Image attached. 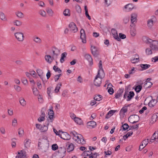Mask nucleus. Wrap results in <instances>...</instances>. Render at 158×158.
<instances>
[{
    "label": "nucleus",
    "instance_id": "nucleus-1",
    "mask_svg": "<svg viewBox=\"0 0 158 158\" xmlns=\"http://www.w3.org/2000/svg\"><path fill=\"white\" fill-rule=\"evenodd\" d=\"M49 146V141L46 136H43L42 139H39L38 147L48 148Z\"/></svg>",
    "mask_w": 158,
    "mask_h": 158
},
{
    "label": "nucleus",
    "instance_id": "nucleus-2",
    "mask_svg": "<svg viewBox=\"0 0 158 158\" xmlns=\"http://www.w3.org/2000/svg\"><path fill=\"white\" fill-rule=\"evenodd\" d=\"M147 41L149 43L150 47L152 51L156 52L158 51V41L153 40L150 39H147Z\"/></svg>",
    "mask_w": 158,
    "mask_h": 158
},
{
    "label": "nucleus",
    "instance_id": "nucleus-3",
    "mask_svg": "<svg viewBox=\"0 0 158 158\" xmlns=\"http://www.w3.org/2000/svg\"><path fill=\"white\" fill-rule=\"evenodd\" d=\"M104 76L102 75V76L101 74H99V72L98 73L94 81V85L98 87L100 86L102 83V77Z\"/></svg>",
    "mask_w": 158,
    "mask_h": 158
},
{
    "label": "nucleus",
    "instance_id": "nucleus-4",
    "mask_svg": "<svg viewBox=\"0 0 158 158\" xmlns=\"http://www.w3.org/2000/svg\"><path fill=\"white\" fill-rule=\"evenodd\" d=\"M139 120V117L136 114L131 115L128 118L129 121L132 124L137 122Z\"/></svg>",
    "mask_w": 158,
    "mask_h": 158
},
{
    "label": "nucleus",
    "instance_id": "nucleus-5",
    "mask_svg": "<svg viewBox=\"0 0 158 158\" xmlns=\"http://www.w3.org/2000/svg\"><path fill=\"white\" fill-rule=\"evenodd\" d=\"M59 133L61 132L60 137L62 139L64 140H68L70 139V136L66 132H63L60 130L59 131Z\"/></svg>",
    "mask_w": 158,
    "mask_h": 158
},
{
    "label": "nucleus",
    "instance_id": "nucleus-6",
    "mask_svg": "<svg viewBox=\"0 0 158 158\" xmlns=\"http://www.w3.org/2000/svg\"><path fill=\"white\" fill-rule=\"evenodd\" d=\"M137 14L136 13H133L131 15V21L132 25H130V26L132 27L133 26H135V23L137 21Z\"/></svg>",
    "mask_w": 158,
    "mask_h": 158
},
{
    "label": "nucleus",
    "instance_id": "nucleus-7",
    "mask_svg": "<svg viewBox=\"0 0 158 158\" xmlns=\"http://www.w3.org/2000/svg\"><path fill=\"white\" fill-rule=\"evenodd\" d=\"M66 152V149L64 147H60L59 148L58 150L56 153V154L60 156L61 158H62L65 155Z\"/></svg>",
    "mask_w": 158,
    "mask_h": 158
},
{
    "label": "nucleus",
    "instance_id": "nucleus-8",
    "mask_svg": "<svg viewBox=\"0 0 158 158\" xmlns=\"http://www.w3.org/2000/svg\"><path fill=\"white\" fill-rule=\"evenodd\" d=\"M49 120L47 119V120L45 122V124L43 126H41L40 129V131L42 132H45L47 131L48 129V126L49 125Z\"/></svg>",
    "mask_w": 158,
    "mask_h": 158
},
{
    "label": "nucleus",
    "instance_id": "nucleus-9",
    "mask_svg": "<svg viewBox=\"0 0 158 158\" xmlns=\"http://www.w3.org/2000/svg\"><path fill=\"white\" fill-rule=\"evenodd\" d=\"M15 36L19 41L22 42L24 40L23 35L22 32H16L15 34Z\"/></svg>",
    "mask_w": 158,
    "mask_h": 158
},
{
    "label": "nucleus",
    "instance_id": "nucleus-10",
    "mask_svg": "<svg viewBox=\"0 0 158 158\" xmlns=\"http://www.w3.org/2000/svg\"><path fill=\"white\" fill-rule=\"evenodd\" d=\"M80 38L82 40V41L83 43H85L86 42V36L85 30L81 29L80 31Z\"/></svg>",
    "mask_w": 158,
    "mask_h": 158
},
{
    "label": "nucleus",
    "instance_id": "nucleus-11",
    "mask_svg": "<svg viewBox=\"0 0 158 158\" xmlns=\"http://www.w3.org/2000/svg\"><path fill=\"white\" fill-rule=\"evenodd\" d=\"M70 31L73 32H76L77 31V28L76 24L73 22L71 23L69 25Z\"/></svg>",
    "mask_w": 158,
    "mask_h": 158
},
{
    "label": "nucleus",
    "instance_id": "nucleus-12",
    "mask_svg": "<svg viewBox=\"0 0 158 158\" xmlns=\"http://www.w3.org/2000/svg\"><path fill=\"white\" fill-rule=\"evenodd\" d=\"M77 139L76 141L79 144H84L85 143V141L84 140L83 137L81 134H79L78 136H77Z\"/></svg>",
    "mask_w": 158,
    "mask_h": 158
},
{
    "label": "nucleus",
    "instance_id": "nucleus-13",
    "mask_svg": "<svg viewBox=\"0 0 158 158\" xmlns=\"http://www.w3.org/2000/svg\"><path fill=\"white\" fill-rule=\"evenodd\" d=\"M96 126V123L94 121H91L87 123V127L88 128L92 129L95 128Z\"/></svg>",
    "mask_w": 158,
    "mask_h": 158
},
{
    "label": "nucleus",
    "instance_id": "nucleus-14",
    "mask_svg": "<svg viewBox=\"0 0 158 158\" xmlns=\"http://www.w3.org/2000/svg\"><path fill=\"white\" fill-rule=\"evenodd\" d=\"M134 8V5L132 4H128L124 6V10L126 12L131 11Z\"/></svg>",
    "mask_w": 158,
    "mask_h": 158
},
{
    "label": "nucleus",
    "instance_id": "nucleus-15",
    "mask_svg": "<svg viewBox=\"0 0 158 158\" xmlns=\"http://www.w3.org/2000/svg\"><path fill=\"white\" fill-rule=\"evenodd\" d=\"M84 58L87 60L89 62V64L90 66L93 64V59L91 55L89 54H85L84 55Z\"/></svg>",
    "mask_w": 158,
    "mask_h": 158
},
{
    "label": "nucleus",
    "instance_id": "nucleus-16",
    "mask_svg": "<svg viewBox=\"0 0 158 158\" xmlns=\"http://www.w3.org/2000/svg\"><path fill=\"white\" fill-rule=\"evenodd\" d=\"M52 52L53 53L52 57L57 58L60 53V50L55 47L53 48L52 49Z\"/></svg>",
    "mask_w": 158,
    "mask_h": 158
},
{
    "label": "nucleus",
    "instance_id": "nucleus-17",
    "mask_svg": "<svg viewBox=\"0 0 158 158\" xmlns=\"http://www.w3.org/2000/svg\"><path fill=\"white\" fill-rule=\"evenodd\" d=\"M148 139H147L142 141L139 147V150L140 151H141L147 145L148 142Z\"/></svg>",
    "mask_w": 158,
    "mask_h": 158
},
{
    "label": "nucleus",
    "instance_id": "nucleus-18",
    "mask_svg": "<svg viewBox=\"0 0 158 158\" xmlns=\"http://www.w3.org/2000/svg\"><path fill=\"white\" fill-rule=\"evenodd\" d=\"M67 150L68 152L72 151L74 149V145L72 143H68L66 145Z\"/></svg>",
    "mask_w": 158,
    "mask_h": 158
},
{
    "label": "nucleus",
    "instance_id": "nucleus-19",
    "mask_svg": "<svg viewBox=\"0 0 158 158\" xmlns=\"http://www.w3.org/2000/svg\"><path fill=\"white\" fill-rule=\"evenodd\" d=\"M123 91V88H119L118 91L117 93L115 95L114 98L116 99H118L119 97L122 96V94Z\"/></svg>",
    "mask_w": 158,
    "mask_h": 158
},
{
    "label": "nucleus",
    "instance_id": "nucleus-20",
    "mask_svg": "<svg viewBox=\"0 0 158 158\" xmlns=\"http://www.w3.org/2000/svg\"><path fill=\"white\" fill-rule=\"evenodd\" d=\"M26 156L25 151L23 150H21L19 152H18V154L16 156V158H21L25 157Z\"/></svg>",
    "mask_w": 158,
    "mask_h": 158
},
{
    "label": "nucleus",
    "instance_id": "nucleus-21",
    "mask_svg": "<svg viewBox=\"0 0 158 158\" xmlns=\"http://www.w3.org/2000/svg\"><path fill=\"white\" fill-rule=\"evenodd\" d=\"M98 67L99 69L98 70V73L99 72V74H101L102 75V76H104V70L102 69V62L101 60L99 61L98 64Z\"/></svg>",
    "mask_w": 158,
    "mask_h": 158
},
{
    "label": "nucleus",
    "instance_id": "nucleus-22",
    "mask_svg": "<svg viewBox=\"0 0 158 158\" xmlns=\"http://www.w3.org/2000/svg\"><path fill=\"white\" fill-rule=\"evenodd\" d=\"M111 32L114 38L118 41H120L121 40L118 36L117 32L116 30L114 29H112Z\"/></svg>",
    "mask_w": 158,
    "mask_h": 158
},
{
    "label": "nucleus",
    "instance_id": "nucleus-23",
    "mask_svg": "<svg viewBox=\"0 0 158 158\" xmlns=\"http://www.w3.org/2000/svg\"><path fill=\"white\" fill-rule=\"evenodd\" d=\"M135 56L136 57L135 58L132 57L130 60L131 62L133 64H135L139 60V56L138 54H135Z\"/></svg>",
    "mask_w": 158,
    "mask_h": 158
},
{
    "label": "nucleus",
    "instance_id": "nucleus-24",
    "mask_svg": "<svg viewBox=\"0 0 158 158\" xmlns=\"http://www.w3.org/2000/svg\"><path fill=\"white\" fill-rule=\"evenodd\" d=\"M157 102L156 100L152 98L148 103V105L150 107H153L156 105Z\"/></svg>",
    "mask_w": 158,
    "mask_h": 158
},
{
    "label": "nucleus",
    "instance_id": "nucleus-25",
    "mask_svg": "<svg viewBox=\"0 0 158 158\" xmlns=\"http://www.w3.org/2000/svg\"><path fill=\"white\" fill-rule=\"evenodd\" d=\"M45 114L44 111H42L40 117L38 118V120L39 122L44 121L45 119Z\"/></svg>",
    "mask_w": 158,
    "mask_h": 158
},
{
    "label": "nucleus",
    "instance_id": "nucleus-26",
    "mask_svg": "<svg viewBox=\"0 0 158 158\" xmlns=\"http://www.w3.org/2000/svg\"><path fill=\"white\" fill-rule=\"evenodd\" d=\"M90 49L92 54L94 56H95L97 54V48L95 46L91 45Z\"/></svg>",
    "mask_w": 158,
    "mask_h": 158
},
{
    "label": "nucleus",
    "instance_id": "nucleus-27",
    "mask_svg": "<svg viewBox=\"0 0 158 158\" xmlns=\"http://www.w3.org/2000/svg\"><path fill=\"white\" fill-rule=\"evenodd\" d=\"M99 154L97 153H94L91 152V154L89 155L87 153L86 154V155H85L86 156H89V158H97L98 156H99Z\"/></svg>",
    "mask_w": 158,
    "mask_h": 158
},
{
    "label": "nucleus",
    "instance_id": "nucleus-28",
    "mask_svg": "<svg viewBox=\"0 0 158 158\" xmlns=\"http://www.w3.org/2000/svg\"><path fill=\"white\" fill-rule=\"evenodd\" d=\"M31 143V141L30 139H26L24 141V146L26 148H28L30 146V144Z\"/></svg>",
    "mask_w": 158,
    "mask_h": 158
},
{
    "label": "nucleus",
    "instance_id": "nucleus-29",
    "mask_svg": "<svg viewBox=\"0 0 158 158\" xmlns=\"http://www.w3.org/2000/svg\"><path fill=\"white\" fill-rule=\"evenodd\" d=\"M45 59L46 60L48 63H51L54 58L52 57H51L49 55H46L45 56Z\"/></svg>",
    "mask_w": 158,
    "mask_h": 158
},
{
    "label": "nucleus",
    "instance_id": "nucleus-30",
    "mask_svg": "<svg viewBox=\"0 0 158 158\" xmlns=\"http://www.w3.org/2000/svg\"><path fill=\"white\" fill-rule=\"evenodd\" d=\"M140 67L142 69V70H146L151 66V65L147 64H140Z\"/></svg>",
    "mask_w": 158,
    "mask_h": 158
},
{
    "label": "nucleus",
    "instance_id": "nucleus-31",
    "mask_svg": "<svg viewBox=\"0 0 158 158\" xmlns=\"http://www.w3.org/2000/svg\"><path fill=\"white\" fill-rule=\"evenodd\" d=\"M135 95L134 92L132 91H131L129 92V94H128L127 95V101H129L131 100V99L134 97Z\"/></svg>",
    "mask_w": 158,
    "mask_h": 158
},
{
    "label": "nucleus",
    "instance_id": "nucleus-32",
    "mask_svg": "<svg viewBox=\"0 0 158 158\" xmlns=\"http://www.w3.org/2000/svg\"><path fill=\"white\" fill-rule=\"evenodd\" d=\"M152 83L151 82H145L143 87L145 89L150 88L152 85Z\"/></svg>",
    "mask_w": 158,
    "mask_h": 158
},
{
    "label": "nucleus",
    "instance_id": "nucleus-33",
    "mask_svg": "<svg viewBox=\"0 0 158 158\" xmlns=\"http://www.w3.org/2000/svg\"><path fill=\"white\" fill-rule=\"evenodd\" d=\"M158 117V113H155L153 114L151 117V120L153 123L156 122L157 119Z\"/></svg>",
    "mask_w": 158,
    "mask_h": 158
},
{
    "label": "nucleus",
    "instance_id": "nucleus-34",
    "mask_svg": "<svg viewBox=\"0 0 158 158\" xmlns=\"http://www.w3.org/2000/svg\"><path fill=\"white\" fill-rule=\"evenodd\" d=\"M19 102L20 105L23 106H25L26 105L25 100L22 97H20L19 99Z\"/></svg>",
    "mask_w": 158,
    "mask_h": 158
},
{
    "label": "nucleus",
    "instance_id": "nucleus-35",
    "mask_svg": "<svg viewBox=\"0 0 158 158\" xmlns=\"http://www.w3.org/2000/svg\"><path fill=\"white\" fill-rule=\"evenodd\" d=\"M70 134L72 135L73 136V139L75 140H77V136H78V135L79 134H78L77 132L74 131L71 132Z\"/></svg>",
    "mask_w": 158,
    "mask_h": 158
},
{
    "label": "nucleus",
    "instance_id": "nucleus-36",
    "mask_svg": "<svg viewBox=\"0 0 158 158\" xmlns=\"http://www.w3.org/2000/svg\"><path fill=\"white\" fill-rule=\"evenodd\" d=\"M33 40L37 44H40L42 42L40 39L36 36L33 37Z\"/></svg>",
    "mask_w": 158,
    "mask_h": 158
},
{
    "label": "nucleus",
    "instance_id": "nucleus-37",
    "mask_svg": "<svg viewBox=\"0 0 158 158\" xmlns=\"http://www.w3.org/2000/svg\"><path fill=\"white\" fill-rule=\"evenodd\" d=\"M158 131H156L153 135L152 136L151 139H150V142H153L155 140H156V139H157L156 137V135H158Z\"/></svg>",
    "mask_w": 158,
    "mask_h": 158
},
{
    "label": "nucleus",
    "instance_id": "nucleus-38",
    "mask_svg": "<svg viewBox=\"0 0 158 158\" xmlns=\"http://www.w3.org/2000/svg\"><path fill=\"white\" fill-rule=\"evenodd\" d=\"M0 19L2 20L7 21V19L4 13L2 12H0Z\"/></svg>",
    "mask_w": 158,
    "mask_h": 158
},
{
    "label": "nucleus",
    "instance_id": "nucleus-39",
    "mask_svg": "<svg viewBox=\"0 0 158 158\" xmlns=\"http://www.w3.org/2000/svg\"><path fill=\"white\" fill-rule=\"evenodd\" d=\"M16 16L20 18H23L24 17L23 14L21 11H18L15 12Z\"/></svg>",
    "mask_w": 158,
    "mask_h": 158
},
{
    "label": "nucleus",
    "instance_id": "nucleus-40",
    "mask_svg": "<svg viewBox=\"0 0 158 158\" xmlns=\"http://www.w3.org/2000/svg\"><path fill=\"white\" fill-rule=\"evenodd\" d=\"M135 90L137 93H139L141 90L142 89V87L141 85H138L137 86H135Z\"/></svg>",
    "mask_w": 158,
    "mask_h": 158
},
{
    "label": "nucleus",
    "instance_id": "nucleus-41",
    "mask_svg": "<svg viewBox=\"0 0 158 158\" xmlns=\"http://www.w3.org/2000/svg\"><path fill=\"white\" fill-rule=\"evenodd\" d=\"M74 121L80 125L83 124V122L82 120L79 118H75Z\"/></svg>",
    "mask_w": 158,
    "mask_h": 158
},
{
    "label": "nucleus",
    "instance_id": "nucleus-42",
    "mask_svg": "<svg viewBox=\"0 0 158 158\" xmlns=\"http://www.w3.org/2000/svg\"><path fill=\"white\" fill-rule=\"evenodd\" d=\"M62 86V84L61 82H59L57 85L55 89V93H58L60 88V87Z\"/></svg>",
    "mask_w": 158,
    "mask_h": 158
},
{
    "label": "nucleus",
    "instance_id": "nucleus-43",
    "mask_svg": "<svg viewBox=\"0 0 158 158\" xmlns=\"http://www.w3.org/2000/svg\"><path fill=\"white\" fill-rule=\"evenodd\" d=\"M34 94L35 96H38L39 95V91L37 88H35L34 87L32 88Z\"/></svg>",
    "mask_w": 158,
    "mask_h": 158
},
{
    "label": "nucleus",
    "instance_id": "nucleus-44",
    "mask_svg": "<svg viewBox=\"0 0 158 158\" xmlns=\"http://www.w3.org/2000/svg\"><path fill=\"white\" fill-rule=\"evenodd\" d=\"M102 97L100 95H97L94 98V99L95 100L97 101H100L102 100Z\"/></svg>",
    "mask_w": 158,
    "mask_h": 158
},
{
    "label": "nucleus",
    "instance_id": "nucleus-45",
    "mask_svg": "<svg viewBox=\"0 0 158 158\" xmlns=\"http://www.w3.org/2000/svg\"><path fill=\"white\" fill-rule=\"evenodd\" d=\"M50 111L51 112V114H52V115H49L48 118L50 119V121H49V122H52L53 121V118L54 117V112L52 110H50Z\"/></svg>",
    "mask_w": 158,
    "mask_h": 158
},
{
    "label": "nucleus",
    "instance_id": "nucleus-46",
    "mask_svg": "<svg viewBox=\"0 0 158 158\" xmlns=\"http://www.w3.org/2000/svg\"><path fill=\"white\" fill-rule=\"evenodd\" d=\"M53 69L56 72H58L59 73H60L62 71L60 68L57 67L56 66L54 65L53 68Z\"/></svg>",
    "mask_w": 158,
    "mask_h": 158
},
{
    "label": "nucleus",
    "instance_id": "nucleus-47",
    "mask_svg": "<svg viewBox=\"0 0 158 158\" xmlns=\"http://www.w3.org/2000/svg\"><path fill=\"white\" fill-rule=\"evenodd\" d=\"M13 23L15 25L19 26L21 25L22 23L19 20H16L14 21Z\"/></svg>",
    "mask_w": 158,
    "mask_h": 158
},
{
    "label": "nucleus",
    "instance_id": "nucleus-48",
    "mask_svg": "<svg viewBox=\"0 0 158 158\" xmlns=\"http://www.w3.org/2000/svg\"><path fill=\"white\" fill-rule=\"evenodd\" d=\"M122 127L123 131H126L129 127V126L127 123H125L122 126L121 128Z\"/></svg>",
    "mask_w": 158,
    "mask_h": 158
},
{
    "label": "nucleus",
    "instance_id": "nucleus-49",
    "mask_svg": "<svg viewBox=\"0 0 158 158\" xmlns=\"http://www.w3.org/2000/svg\"><path fill=\"white\" fill-rule=\"evenodd\" d=\"M148 26L149 27L151 28L153 25V21L152 19H149L148 21Z\"/></svg>",
    "mask_w": 158,
    "mask_h": 158
},
{
    "label": "nucleus",
    "instance_id": "nucleus-50",
    "mask_svg": "<svg viewBox=\"0 0 158 158\" xmlns=\"http://www.w3.org/2000/svg\"><path fill=\"white\" fill-rule=\"evenodd\" d=\"M127 106H125L123 107L120 110V112H122L123 114H124L126 113L127 111Z\"/></svg>",
    "mask_w": 158,
    "mask_h": 158
},
{
    "label": "nucleus",
    "instance_id": "nucleus-51",
    "mask_svg": "<svg viewBox=\"0 0 158 158\" xmlns=\"http://www.w3.org/2000/svg\"><path fill=\"white\" fill-rule=\"evenodd\" d=\"M17 121L16 118H14L12 121V125L14 127H15L17 126Z\"/></svg>",
    "mask_w": 158,
    "mask_h": 158
},
{
    "label": "nucleus",
    "instance_id": "nucleus-52",
    "mask_svg": "<svg viewBox=\"0 0 158 158\" xmlns=\"http://www.w3.org/2000/svg\"><path fill=\"white\" fill-rule=\"evenodd\" d=\"M46 11L49 16H53V11L52 9L48 8L47 10Z\"/></svg>",
    "mask_w": 158,
    "mask_h": 158
},
{
    "label": "nucleus",
    "instance_id": "nucleus-53",
    "mask_svg": "<svg viewBox=\"0 0 158 158\" xmlns=\"http://www.w3.org/2000/svg\"><path fill=\"white\" fill-rule=\"evenodd\" d=\"M152 50L151 48L150 49V48H148L146 50V53L147 55H151L152 54Z\"/></svg>",
    "mask_w": 158,
    "mask_h": 158
},
{
    "label": "nucleus",
    "instance_id": "nucleus-54",
    "mask_svg": "<svg viewBox=\"0 0 158 158\" xmlns=\"http://www.w3.org/2000/svg\"><path fill=\"white\" fill-rule=\"evenodd\" d=\"M39 14L42 17H45L46 16V12L43 10H41L39 11Z\"/></svg>",
    "mask_w": 158,
    "mask_h": 158
},
{
    "label": "nucleus",
    "instance_id": "nucleus-55",
    "mask_svg": "<svg viewBox=\"0 0 158 158\" xmlns=\"http://www.w3.org/2000/svg\"><path fill=\"white\" fill-rule=\"evenodd\" d=\"M22 82L24 85H27L28 84V81L27 79L25 77H23L21 78Z\"/></svg>",
    "mask_w": 158,
    "mask_h": 158
},
{
    "label": "nucleus",
    "instance_id": "nucleus-56",
    "mask_svg": "<svg viewBox=\"0 0 158 158\" xmlns=\"http://www.w3.org/2000/svg\"><path fill=\"white\" fill-rule=\"evenodd\" d=\"M63 14L64 16H69V9H65L63 12Z\"/></svg>",
    "mask_w": 158,
    "mask_h": 158
},
{
    "label": "nucleus",
    "instance_id": "nucleus-57",
    "mask_svg": "<svg viewBox=\"0 0 158 158\" xmlns=\"http://www.w3.org/2000/svg\"><path fill=\"white\" fill-rule=\"evenodd\" d=\"M36 72L38 75L40 77H41L43 73V71L40 69H37Z\"/></svg>",
    "mask_w": 158,
    "mask_h": 158
},
{
    "label": "nucleus",
    "instance_id": "nucleus-58",
    "mask_svg": "<svg viewBox=\"0 0 158 158\" xmlns=\"http://www.w3.org/2000/svg\"><path fill=\"white\" fill-rule=\"evenodd\" d=\"M130 33L132 36H135L136 34L135 30L134 29H131L130 30Z\"/></svg>",
    "mask_w": 158,
    "mask_h": 158
},
{
    "label": "nucleus",
    "instance_id": "nucleus-59",
    "mask_svg": "<svg viewBox=\"0 0 158 158\" xmlns=\"http://www.w3.org/2000/svg\"><path fill=\"white\" fill-rule=\"evenodd\" d=\"M76 11L79 13L81 12V8L79 5H77L76 6Z\"/></svg>",
    "mask_w": 158,
    "mask_h": 158
},
{
    "label": "nucleus",
    "instance_id": "nucleus-60",
    "mask_svg": "<svg viewBox=\"0 0 158 158\" xmlns=\"http://www.w3.org/2000/svg\"><path fill=\"white\" fill-rule=\"evenodd\" d=\"M14 88L18 92H20L21 90V87L19 86L15 85L14 86Z\"/></svg>",
    "mask_w": 158,
    "mask_h": 158
},
{
    "label": "nucleus",
    "instance_id": "nucleus-61",
    "mask_svg": "<svg viewBox=\"0 0 158 158\" xmlns=\"http://www.w3.org/2000/svg\"><path fill=\"white\" fill-rule=\"evenodd\" d=\"M24 133L23 130L22 128H20L18 129V134L19 135H22Z\"/></svg>",
    "mask_w": 158,
    "mask_h": 158
},
{
    "label": "nucleus",
    "instance_id": "nucleus-62",
    "mask_svg": "<svg viewBox=\"0 0 158 158\" xmlns=\"http://www.w3.org/2000/svg\"><path fill=\"white\" fill-rule=\"evenodd\" d=\"M139 124H136L135 125H133L131 126V128L129 129V130L131 129H137L139 127Z\"/></svg>",
    "mask_w": 158,
    "mask_h": 158
},
{
    "label": "nucleus",
    "instance_id": "nucleus-63",
    "mask_svg": "<svg viewBox=\"0 0 158 158\" xmlns=\"http://www.w3.org/2000/svg\"><path fill=\"white\" fill-rule=\"evenodd\" d=\"M104 153L105 154V157H107L108 156L110 155L112 153L111 151H104Z\"/></svg>",
    "mask_w": 158,
    "mask_h": 158
},
{
    "label": "nucleus",
    "instance_id": "nucleus-64",
    "mask_svg": "<svg viewBox=\"0 0 158 158\" xmlns=\"http://www.w3.org/2000/svg\"><path fill=\"white\" fill-rule=\"evenodd\" d=\"M108 92L110 95L114 93V90L112 88H110L108 90Z\"/></svg>",
    "mask_w": 158,
    "mask_h": 158
}]
</instances>
